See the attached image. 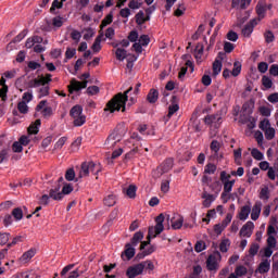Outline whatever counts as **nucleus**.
Masks as SVG:
<instances>
[{"mask_svg": "<svg viewBox=\"0 0 278 278\" xmlns=\"http://www.w3.org/2000/svg\"><path fill=\"white\" fill-rule=\"evenodd\" d=\"M112 21H114V13H109L101 22V29H103V27H108V25H112Z\"/></svg>", "mask_w": 278, "mask_h": 278, "instance_id": "40", "label": "nucleus"}, {"mask_svg": "<svg viewBox=\"0 0 278 278\" xmlns=\"http://www.w3.org/2000/svg\"><path fill=\"white\" fill-rule=\"evenodd\" d=\"M258 198L261 199V201H268V199H270V191L268 190V187H264L261 189Z\"/></svg>", "mask_w": 278, "mask_h": 278, "instance_id": "41", "label": "nucleus"}, {"mask_svg": "<svg viewBox=\"0 0 278 278\" xmlns=\"http://www.w3.org/2000/svg\"><path fill=\"white\" fill-rule=\"evenodd\" d=\"M248 273L249 270L247 269V267L240 265L236 267L235 273H231L228 278L244 277Z\"/></svg>", "mask_w": 278, "mask_h": 278, "instance_id": "23", "label": "nucleus"}, {"mask_svg": "<svg viewBox=\"0 0 278 278\" xmlns=\"http://www.w3.org/2000/svg\"><path fill=\"white\" fill-rule=\"evenodd\" d=\"M219 179L224 186L220 199L223 203H229V200L231 199V191L233 190V186H236V179L231 180V176L227 175L225 170L220 172Z\"/></svg>", "mask_w": 278, "mask_h": 278, "instance_id": "3", "label": "nucleus"}, {"mask_svg": "<svg viewBox=\"0 0 278 278\" xmlns=\"http://www.w3.org/2000/svg\"><path fill=\"white\" fill-rule=\"evenodd\" d=\"M266 140H274L276 136V130L273 127L267 128L264 130Z\"/></svg>", "mask_w": 278, "mask_h": 278, "instance_id": "52", "label": "nucleus"}, {"mask_svg": "<svg viewBox=\"0 0 278 278\" xmlns=\"http://www.w3.org/2000/svg\"><path fill=\"white\" fill-rule=\"evenodd\" d=\"M258 23L257 20H251L241 30L242 36L244 38H251V34H253V30L255 27H257Z\"/></svg>", "mask_w": 278, "mask_h": 278, "instance_id": "15", "label": "nucleus"}, {"mask_svg": "<svg viewBox=\"0 0 278 278\" xmlns=\"http://www.w3.org/2000/svg\"><path fill=\"white\" fill-rule=\"evenodd\" d=\"M105 34L103 31H100L98 37L96 38L91 49L94 53H99L101 51V42H103Z\"/></svg>", "mask_w": 278, "mask_h": 278, "instance_id": "22", "label": "nucleus"}, {"mask_svg": "<svg viewBox=\"0 0 278 278\" xmlns=\"http://www.w3.org/2000/svg\"><path fill=\"white\" fill-rule=\"evenodd\" d=\"M260 214H262V202L256 201L252 207L251 219L257 220L260 218Z\"/></svg>", "mask_w": 278, "mask_h": 278, "instance_id": "21", "label": "nucleus"}, {"mask_svg": "<svg viewBox=\"0 0 278 278\" xmlns=\"http://www.w3.org/2000/svg\"><path fill=\"white\" fill-rule=\"evenodd\" d=\"M211 151L214 155H218V151H220V142H218V140L211 142Z\"/></svg>", "mask_w": 278, "mask_h": 278, "instance_id": "51", "label": "nucleus"}, {"mask_svg": "<svg viewBox=\"0 0 278 278\" xmlns=\"http://www.w3.org/2000/svg\"><path fill=\"white\" fill-rule=\"evenodd\" d=\"M144 238V232L142 231H137L132 238H131V241H130V244H132L134 247H138V244H140V242H142Z\"/></svg>", "mask_w": 278, "mask_h": 278, "instance_id": "33", "label": "nucleus"}, {"mask_svg": "<svg viewBox=\"0 0 278 278\" xmlns=\"http://www.w3.org/2000/svg\"><path fill=\"white\" fill-rule=\"evenodd\" d=\"M258 166L261 170H267V177L270 181H275V179H277L275 167H270V163H268V161H262Z\"/></svg>", "mask_w": 278, "mask_h": 278, "instance_id": "11", "label": "nucleus"}, {"mask_svg": "<svg viewBox=\"0 0 278 278\" xmlns=\"http://www.w3.org/2000/svg\"><path fill=\"white\" fill-rule=\"evenodd\" d=\"M31 101H34V92L31 91H26L23 93L22 96V101H20L21 103H31Z\"/></svg>", "mask_w": 278, "mask_h": 278, "instance_id": "45", "label": "nucleus"}, {"mask_svg": "<svg viewBox=\"0 0 278 278\" xmlns=\"http://www.w3.org/2000/svg\"><path fill=\"white\" fill-rule=\"evenodd\" d=\"M273 5L266 4L264 1H260L256 4L255 11L258 17L252 18L253 21H257L260 23L262 20L266 18V12L270 10Z\"/></svg>", "mask_w": 278, "mask_h": 278, "instance_id": "7", "label": "nucleus"}, {"mask_svg": "<svg viewBox=\"0 0 278 278\" xmlns=\"http://www.w3.org/2000/svg\"><path fill=\"white\" fill-rule=\"evenodd\" d=\"M202 199H204L202 202L203 207H212V203L216 201V197L211 193H203Z\"/></svg>", "mask_w": 278, "mask_h": 278, "instance_id": "25", "label": "nucleus"}, {"mask_svg": "<svg viewBox=\"0 0 278 278\" xmlns=\"http://www.w3.org/2000/svg\"><path fill=\"white\" fill-rule=\"evenodd\" d=\"M176 112H179V104H170L168 106L167 118H172L173 114H175Z\"/></svg>", "mask_w": 278, "mask_h": 278, "instance_id": "58", "label": "nucleus"}, {"mask_svg": "<svg viewBox=\"0 0 278 278\" xmlns=\"http://www.w3.org/2000/svg\"><path fill=\"white\" fill-rule=\"evenodd\" d=\"M260 253V245L257 243H252L250 249H249V255L251 257H255Z\"/></svg>", "mask_w": 278, "mask_h": 278, "instance_id": "54", "label": "nucleus"}, {"mask_svg": "<svg viewBox=\"0 0 278 278\" xmlns=\"http://www.w3.org/2000/svg\"><path fill=\"white\" fill-rule=\"evenodd\" d=\"M204 173L206 175H214V173H216V165L208 163L206 164L205 168H204Z\"/></svg>", "mask_w": 278, "mask_h": 278, "instance_id": "63", "label": "nucleus"}, {"mask_svg": "<svg viewBox=\"0 0 278 278\" xmlns=\"http://www.w3.org/2000/svg\"><path fill=\"white\" fill-rule=\"evenodd\" d=\"M159 97H160V91H157V89H151L148 93L147 99L149 103H156Z\"/></svg>", "mask_w": 278, "mask_h": 278, "instance_id": "35", "label": "nucleus"}, {"mask_svg": "<svg viewBox=\"0 0 278 278\" xmlns=\"http://www.w3.org/2000/svg\"><path fill=\"white\" fill-rule=\"evenodd\" d=\"M73 125L74 127H83V125H86V116L85 115H80L77 117H73Z\"/></svg>", "mask_w": 278, "mask_h": 278, "instance_id": "44", "label": "nucleus"}, {"mask_svg": "<svg viewBox=\"0 0 278 278\" xmlns=\"http://www.w3.org/2000/svg\"><path fill=\"white\" fill-rule=\"evenodd\" d=\"M275 249H277V242H275L273 238H269V240H267V247L263 249L264 257H267V260L270 258Z\"/></svg>", "mask_w": 278, "mask_h": 278, "instance_id": "14", "label": "nucleus"}, {"mask_svg": "<svg viewBox=\"0 0 278 278\" xmlns=\"http://www.w3.org/2000/svg\"><path fill=\"white\" fill-rule=\"evenodd\" d=\"M269 270H270V260L265 258L260 263L255 273H260V275H266V273H268Z\"/></svg>", "mask_w": 278, "mask_h": 278, "instance_id": "17", "label": "nucleus"}, {"mask_svg": "<svg viewBox=\"0 0 278 278\" xmlns=\"http://www.w3.org/2000/svg\"><path fill=\"white\" fill-rule=\"evenodd\" d=\"M60 190H61L60 185L50 189V191H49L50 199H52L53 201H62V199H64V197H63L62 191H60Z\"/></svg>", "mask_w": 278, "mask_h": 278, "instance_id": "18", "label": "nucleus"}, {"mask_svg": "<svg viewBox=\"0 0 278 278\" xmlns=\"http://www.w3.org/2000/svg\"><path fill=\"white\" fill-rule=\"evenodd\" d=\"M255 229V224L251 220L247 222L240 229V238H251L253 236V230Z\"/></svg>", "mask_w": 278, "mask_h": 278, "instance_id": "12", "label": "nucleus"}, {"mask_svg": "<svg viewBox=\"0 0 278 278\" xmlns=\"http://www.w3.org/2000/svg\"><path fill=\"white\" fill-rule=\"evenodd\" d=\"M135 18H136L137 25H144V23H146L144 11H139L135 15Z\"/></svg>", "mask_w": 278, "mask_h": 278, "instance_id": "53", "label": "nucleus"}, {"mask_svg": "<svg viewBox=\"0 0 278 278\" xmlns=\"http://www.w3.org/2000/svg\"><path fill=\"white\" fill-rule=\"evenodd\" d=\"M119 16L124 18L123 23L129 22V16H131V9L130 8H124L119 11Z\"/></svg>", "mask_w": 278, "mask_h": 278, "instance_id": "38", "label": "nucleus"}, {"mask_svg": "<svg viewBox=\"0 0 278 278\" xmlns=\"http://www.w3.org/2000/svg\"><path fill=\"white\" fill-rule=\"evenodd\" d=\"M264 38L267 45H270V42H275V34H273V31L270 30L265 31Z\"/></svg>", "mask_w": 278, "mask_h": 278, "instance_id": "59", "label": "nucleus"}, {"mask_svg": "<svg viewBox=\"0 0 278 278\" xmlns=\"http://www.w3.org/2000/svg\"><path fill=\"white\" fill-rule=\"evenodd\" d=\"M175 165V161L173 159H166L162 164H161V170L162 173H168V170L173 169V166Z\"/></svg>", "mask_w": 278, "mask_h": 278, "instance_id": "32", "label": "nucleus"}, {"mask_svg": "<svg viewBox=\"0 0 278 278\" xmlns=\"http://www.w3.org/2000/svg\"><path fill=\"white\" fill-rule=\"evenodd\" d=\"M103 170L101 167V164L94 163L92 161L90 162H84L80 166V170L78 174V179H84V177H89L91 175H99Z\"/></svg>", "mask_w": 278, "mask_h": 278, "instance_id": "4", "label": "nucleus"}, {"mask_svg": "<svg viewBox=\"0 0 278 278\" xmlns=\"http://www.w3.org/2000/svg\"><path fill=\"white\" fill-rule=\"evenodd\" d=\"M223 71V58L217 56L213 62V77H218Z\"/></svg>", "mask_w": 278, "mask_h": 278, "instance_id": "20", "label": "nucleus"}, {"mask_svg": "<svg viewBox=\"0 0 278 278\" xmlns=\"http://www.w3.org/2000/svg\"><path fill=\"white\" fill-rule=\"evenodd\" d=\"M71 192H73V185L65 184L62 188L61 194L64 197L65 194H71Z\"/></svg>", "mask_w": 278, "mask_h": 278, "instance_id": "64", "label": "nucleus"}, {"mask_svg": "<svg viewBox=\"0 0 278 278\" xmlns=\"http://www.w3.org/2000/svg\"><path fill=\"white\" fill-rule=\"evenodd\" d=\"M262 84L267 90H270V88H273V80L268 76H263Z\"/></svg>", "mask_w": 278, "mask_h": 278, "instance_id": "61", "label": "nucleus"}, {"mask_svg": "<svg viewBox=\"0 0 278 278\" xmlns=\"http://www.w3.org/2000/svg\"><path fill=\"white\" fill-rule=\"evenodd\" d=\"M194 58L199 62L203 58V43H198L194 50Z\"/></svg>", "mask_w": 278, "mask_h": 278, "instance_id": "50", "label": "nucleus"}, {"mask_svg": "<svg viewBox=\"0 0 278 278\" xmlns=\"http://www.w3.org/2000/svg\"><path fill=\"white\" fill-rule=\"evenodd\" d=\"M137 42L141 43L143 47H149L151 39L149 38V35H141Z\"/></svg>", "mask_w": 278, "mask_h": 278, "instance_id": "60", "label": "nucleus"}, {"mask_svg": "<svg viewBox=\"0 0 278 278\" xmlns=\"http://www.w3.org/2000/svg\"><path fill=\"white\" fill-rule=\"evenodd\" d=\"M267 240H270V238H273L274 242H277V238H275V236H277V228H275V226L269 225L267 227Z\"/></svg>", "mask_w": 278, "mask_h": 278, "instance_id": "43", "label": "nucleus"}, {"mask_svg": "<svg viewBox=\"0 0 278 278\" xmlns=\"http://www.w3.org/2000/svg\"><path fill=\"white\" fill-rule=\"evenodd\" d=\"M87 86L88 80L78 81L77 79H72L68 86V91L71 92V94H73V92H79V90H84V88H87Z\"/></svg>", "mask_w": 278, "mask_h": 278, "instance_id": "13", "label": "nucleus"}, {"mask_svg": "<svg viewBox=\"0 0 278 278\" xmlns=\"http://www.w3.org/2000/svg\"><path fill=\"white\" fill-rule=\"evenodd\" d=\"M35 110L36 112H41L43 118H51L53 116V108L47 106V100H41Z\"/></svg>", "mask_w": 278, "mask_h": 278, "instance_id": "9", "label": "nucleus"}, {"mask_svg": "<svg viewBox=\"0 0 278 278\" xmlns=\"http://www.w3.org/2000/svg\"><path fill=\"white\" fill-rule=\"evenodd\" d=\"M51 74H46V76H42L41 78H35L29 81V88H40V86H47V84H51Z\"/></svg>", "mask_w": 278, "mask_h": 278, "instance_id": "10", "label": "nucleus"}, {"mask_svg": "<svg viewBox=\"0 0 278 278\" xmlns=\"http://www.w3.org/2000/svg\"><path fill=\"white\" fill-rule=\"evenodd\" d=\"M41 88L39 89V99H42V97H49V85H40Z\"/></svg>", "mask_w": 278, "mask_h": 278, "instance_id": "57", "label": "nucleus"}, {"mask_svg": "<svg viewBox=\"0 0 278 278\" xmlns=\"http://www.w3.org/2000/svg\"><path fill=\"white\" fill-rule=\"evenodd\" d=\"M230 248H231V240L229 238L222 239L219 243L220 253H227Z\"/></svg>", "mask_w": 278, "mask_h": 278, "instance_id": "31", "label": "nucleus"}, {"mask_svg": "<svg viewBox=\"0 0 278 278\" xmlns=\"http://www.w3.org/2000/svg\"><path fill=\"white\" fill-rule=\"evenodd\" d=\"M65 179H66V181H79V176L77 178H75V169L70 168L65 173Z\"/></svg>", "mask_w": 278, "mask_h": 278, "instance_id": "42", "label": "nucleus"}, {"mask_svg": "<svg viewBox=\"0 0 278 278\" xmlns=\"http://www.w3.org/2000/svg\"><path fill=\"white\" fill-rule=\"evenodd\" d=\"M136 192H138V187H136V185H129L125 190V194L128 197V199H135Z\"/></svg>", "mask_w": 278, "mask_h": 278, "instance_id": "37", "label": "nucleus"}, {"mask_svg": "<svg viewBox=\"0 0 278 278\" xmlns=\"http://www.w3.org/2000/svg\"><path fill=\"white\" fill-rule=\"evenodd\" d=\"M12 216L15 220H23V208L16 207L12 211Z\"/></svg>", "mask_w": 278, "mask_h": 278, "instance_id": "56", "label": "nucleus"}, {"mask_svg": "<svg viewBox=\"0 0 278 278\" xmlns=\"http://www.w3.org/2000/svg\"><path fill=\"white\" fill-rule=\"evenodd\" d=\"M205 125H210V127H215V129H218L223 123V115L220 113L206 115L204 117Z\"/></svg>", "mask_w": 278, "mask_h": 278, "instance_id": "8", "label": "nucleus"}, {"mask_svg": "<svg viewBox=\"0 0 278 278\" xmlns=\"http://www.w3.org/2000/svg\"><path fill=\"white\" fill-rule=\"evenodd\" d=\"M240 73H242V63L240 61H236L233 63V68L231 71V75H232V77H238V75H240Z\"/></svg>", "mask_w": 278, "mask_h": 278, "instance_id": "39", "label": "nucleus"}, {"mask_svg": "<svg viewBox=\"0 0 278 278\" xmlns=\"http://www.w3.org/2000/svg\"><path fill=\"white\" fill-rule=\"evenodd\" d=\"M205 249H207V244H205V241H203V240L197 241V243L194 245L195 253H203V251H205Z\"/></svg>", "mask_w": 278, "mask_h": 278, "instance_id": "48", "label": "nucleus"}, {"mask_svg": "<svg viewBox=\"0 0 278 278\" xmlns=\"http://www.w3.org/2000/svg\"><path fill=\"white\" fill-rule=\"evenodd\" d=\"M117 142H121V136H118L117 131H113L111 135H109L105 141V146L108 147V149H114Z\"/></svg>", "mask_w": 278, "mask_h": 278, "instance_id": "16", "label": "nucleus"}, {"mask_svg": "<svg viewBox=\"0 0 278 278\" xmlns=\"http://www.w3.org/2000/svg\"><path fill=\"white\" fill-rule=\"evenodd\" d=\"M35 255H36V250L30 249V250L26 251V252L20 257V262H22V264H27V262H29V260H31Z\"/></svg>", "mask_w": 278, "mask_h": 278, "instance_id": "30", "label": "nucleus"}, {"mask_svg": "<svg viewBox=\"0 0 278 278\" xmlns=\"http://www.w3.org/2000/svg\"><path fill=\"white\" fill-rule=\"evenodd\" d=\"M155 226L154 227H150L149 231H148V238H157V236H160V233H162V231H164V214H160L156 218H155Z\"/></svg>", "mask_w": 278, "mask_h": 278, "instance_id": "5", "label": "nucleus"}, {"mask_svg": "<svg viewBox=\"0 0 278 278\" xmlns=\"http://www.w3.org/2000/svg\"><path fill=\"white\" fill-rule=\"evenodd\" d=\"M136 255V247H134L131 243H127L125 245V251L122 254V257H126V260L129 262L134 256Z\"/></svg>", "mask_w": 278, "mask_h": 278, "instance_id": "19", "label": "nucleus"}, {"mask_svg": "<svg viewBox=\"0 0 278 278\" xmlns=\"http://www.w3.org/2000/svg\"><path fill=\"white\" fill-rule=\"evenodd\" d=\"M25 36H27V30H23L22 33H20L9 45H16L21 42L25 38Z\"/></svg>", "mask_w": 278, "mask_h": 278, "instance_id": "62", "label": "nucleus"}, {"mask_svg": "<svg viewBox=\"0 0 278 278\" xmlns=\"http://www.w3.org/2000/svg\"><path fill=\"white\" fill-rule=\"evenodd\" d=\"M42 42V37L40 36H33V37H29L27 40H26V49H31L34 47H36V45H40Z\"/></svg>", "mask_w": 278, "mask_h": 278, "instance_id": "26", "label": "nucleus"}, {"mask_svg": "<svg viewBox=\"0 0 278 278\" xmlns=\"http://www.w3.org/2000/svg\"><path fill=\"white\" fill-rule=\"evenodd\" d=\"M251 155L254 160H257V162H262V160H264V153H262L257 148H253L251 150Z\"/></svg>", "mask_w": 278, "mask_h": 278, "instance_id": "46", "label": "nucleus"}, {"mask_svg": "<svg viewBox=\"0 0 278 278\" xmlns=\"http://www.w3.org/2000/svg\"><path fill=\"white\" fill-rule=\"evenodd\" d=\"M104 205H106V207H114V205H116V197L110 194L104 198Z\"/></svg>", "mask_w": 278, "mask_h": 278, "instance_id": "49", "label": "nucleus"}, {"mask_svg": "<svg viewBox=\"0 0 278 278\" xmlns=\"http://www.w3.org/2000/svg\"><path fill=\"white\" fill-rule=\"evenodd\" d=\"M140 250L142 251L143 257L155 253V248L153 245H149V242L147 241L141 242Z\"/></svg>", "mask_w": 278, "mask_h": 278, "instance_id": "24", "label": "nucleus"}, {"mask_svg": "<svg viewBox=\"0 0 278 278\" xmlns=\"http://www.w3.org/2000/svg\"><path fill=\"white\" fill-rule=\"evenodd\" d=\"M250 214H251V205H244L241 207V211L239 213V218L241 220H247Z\"/></svg>", "mask_w": 278, "mask_h": 278, "instance_id": "36", "label": "nucleus"}, {"mask_svg": "<svg viewBox=\"0 0 278 278\" xmlns=\"http://www.w3.org/2000/svg\"><path fill=\"white\" fill-rule=\"evenodd\" d=\"M222 260L223 255L218 251H214L212 254H210L206 260L207 270H218V264H220Z\"/></svg>", "mask_w": 278, "mask_h": 278, "instance_id": "6", "label": "nucleus"}, {"mask_svg": "<svg viewBox=\"0 0 278 278\" xmlns=\"http://www.w3.org/2000/svg\"><path fill=\"white\" fill-rule=\"evenodd\" d=\"M148 129H149V127H147V124H141L138 127V131L142 136H155V130L154 129H150V130H148Z\"/></svg>", "mask_w": 278, "mask_h": 278, "instance_id": "34", "label": "nucleus"}, {"mask_svg": "<svg viewBox=\"0 0 278 278\" xmlns=\"http://www.w3.org/2000/svg\"><path fill=\"white\" fill-rule=\"evenodd\" d=\"M115 55L119 62H123L127 58V50L123 48H117L115 51Z\"/></svg>", "mask_w": 278, "mask_h": 278, "instance_id": "47", "label": "nucleus"}, {"mask_svg": "<svg viewBox=\"0 0 278 278\" xmlns=\"http://www.w3.org/2000/svg\"><path fill=\"white\" fill-rule=\"evenodd\" d=\"M42 125V122L40 119H36L33 124L28 127V134L36 135L38 131H40V126Z\"/></svg>", "mask_w": 278, "mask_h": 278, "instance_id": "27", "label": "nucleus"}, {"mask_svg": "<svg viewBox=\"0 0 278 278\" xmlns=\"http://www.w3.org/2000/svg\"><path fill=\"white\" fill-rule=\"evenodd\" d=\"M70 116L72 118H77V116H84V108L79 104L73 106L70 111Z\"/></svg>", "mask_w": 278, "mask_h": 278, "instance_id": "28", "label": "nucleus"}, {"mask_svg": "<svg viewBox=\"0 0 278 278\" xmlns=\"http://www.w3.org/2000/svg\"><path fill=\"white\" fill-rule=\"evenodd\" d=\"M184 227V216L177 215L172 219V229H181Z\"/></svg>", "mask_w": 278, "mask_h": 278, "instance_id": "29", "label": "nucleus"}, {"mask_svg": "<svg viewBox=\"0 0 278 278\" xmlns=\"http://www.w3.org/2000/svg\"><path fill=\"white\" fill-rule=\"evenodd\" d=\"M17 110L20 114H28L29 106L25 102H18Z\"/></svg>", "mask_w": 278, "mask_h": 278, "instance_id": "55", "label": "nucleus"}, {"mask_svg": "<svg viewBox=\"0 0 278 278\" xmlns=\"http://www.w3.org/2000/svg\"><path fill=\"white\" fill-rule=\"evenodd\" d=\"M144 270L146 273H153V270H155V265L153 264V261L147 260L129 266L126 270V276L128 278H136L139 277V275H142Z\"/></svg>", "mask_w": 278, "mask_h": 278, "instance_id": "2", "label": "nucleus"}, {"mask_svg": "<svg viewBox=\"0 0 278 278\" xmlns=\"http://www.w3.org/2000/svg\"><path fill=\"white\" fill-rule=\"evenodd\" d=\"M134 90V87H130L125 93H117L110 100L104 109L105 112L114 114V112H125V105L129 101V92Z\"/></svg>", "mask_w": 278, "mask_h": 278, "instance_id": "1", "label": "nucleus"}]
</instances>
